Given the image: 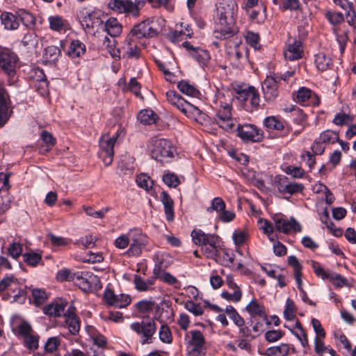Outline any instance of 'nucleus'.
I'll return each mask as SVG.
<instances>
[{
	"mask_svg": "<svg viewBox=\"0 0 356 356\" xmlns=\"http://www.w3.org/2000/svg\"><path fill=\"white\" fill-rule=\"evenodd\" d=\"M336 287H341L346 284L347 280L340 274L330 273L327 279Z\"/></svg>",
	"mask_w": 356,
	"mask_h": 356,
	"instance_id": "69168bd1",
	"label": "nucleus"
},
{
	"mask_svg": "<svg viewBox=\"0 0 356 356\" xmlns=\"http://www.w3.org/2000/svg\"><path fill=\"white\" fill-rule=\"evenodd\" d=\"M226 208L225 201L219 197H214L211 203V206L207 207V211L211 213L213 211L217 212L218 214Z\"/></svg>",
	"mask_w": 356,
	"mask_h": 356,
	"instance_id": "a18cd8bd",
	"label": "nucleus"
},
{
	"mask_svg": "<svg viewBox=\"0 0 356 356\" xmlns=\"http://www.w3.org/2000/svg\"><path fill=\"white\" fill-rule=\"evenodd\" d=\"M288 264L293 268V275L296 282L298 284V286H300L302 284L301 280V270H302V265L299 262L297 257L294 255L289 256L288 257Z\"/></svg>",
	"mask_w": 356,
	"mask_h": 356,
	"instance_id": "c9c22d12",
	"label": "nucleus"
},
{
	"mask_svg": "<svg viewBox=\"0 0 356 356\" xmlns=\"http://www.w3.org/2000/svg\"><path fill=\"white\" fill-rule=\"evenodd\" d=\"M159 334L160 340L163 343H170L172 342V334L167 325H162L161 326Z\"/></svg>",
	"mask_w": 356,
	"mask_h": 356,
	"instance_id": "680f3d73",
	"label": "nucleus"
},
{
	"mask_svg": "<svg viewBox=\"0 0 356 356\" xmlns=\"http://www.w3.org/2000/svg\"><path fill=\"white\" fill-rule=\"evenodd\" d=\"M163 182L169 187L176 188L180 183L177 175L168 172L163 175Z\"/></svg>",
	"mask_w": 356,
	"mask_h": 356,
	"instance_id": "603ef678",
	"label": "nucleus"
},
{
	"mask_svg": "<svg viewBox=\"0 0 356 356\" xmlns=\"http://www.w3.org/2000/svg\"><path fill=\"white\" fill-rule=\"evenodd\" d=\"M296 311V305L293 300L288 298L284 310V316L287 321H293Z\"/></svg>",
	"mask_w": 356,
	"mask_h": 356,
	"instance_id": "de8ad7c7",
	"label": "nucleus"
},
{
	"mask_svg": "<svg viewBox=\"0 0 356 356\" xmlns=\"http://www.w3.org/2000/svg\"><path fill=\"white\" fill-rule=\"evenodd\" d=\"M33 302L36 306H40L45 302L48 296L44 290L34 289L32 290Z\"/></svg>",
	"mask_w": 356,
	"mask_h": 356,
	"instance_id": "8fccbe9b",
	"label": "nucleus"
},
{
	"mask_svg": "<svg viewBox=\"0 0 356 356\" xmlns=\"http://www.w3.org/2000/svg\"><path fill=\"white\" fill-rule=\"evenodd\" d=\"M325 16L330 23L334 25L340 24L344 20L343 14L339 12L327 10L325 12Z\"/></svg>",
	"mask_w": 356,
	"mask_h": 356,
	"instance_id": "5fc2aeb1",
	"label": "nucleus"
},
{
	"mask_svg": "<svg viewBox=\"0 0 356 356\" xmlns=\"http://www.w3.org/2000/svg\"><path fill=\"white\" fill-rule=\"evenodd\" d=\"M120 133L118 131L112 136L108 134H106L102 135L99 140L100 147L99 155L106 166L110 165L113 162L114 155L113 147Z\"/></svg>",
	"mask_w": 356,
	"mask_h": 356,
	"instance_id": "6e6552de",
	"label": "nucleus"
},
{
	"mask_svg": "<svg viewBox=\"0 0 356 356\" xmlns=\"http://www.w3.org/2000/svg\"><path fill=\"white\" fill-rule=\"evenodd\" d=\"M289 347L288 344L282 343L277 346L268 348L266 350L267 356H286L288 355Z\"/></svg>",
	"mask_w": 356,
	"mask_h": 356,
	"instance_id": "79ce46f5",
	"label": "nucleus"
},
{
	"mask_svg": "<svg viewBox=\"0 0 356 356\" xmlns=\"http://www.w3.org/2000/svg\"><path fill=\"white\" fill-rule=\"evenodd\" d=\"M175 106L188 117L195 118L196 120H205V118L207 117L197 107L187 102L184 99L177 102Z\"/></svg>",
	"mask_w": 356,
	"mask_h": 356,
	"instance_id": "4be33fe9",
	"label": "nucleus"
},
{
	"mask_svg": "<svg viewBox=\"0 0 356 356\" xmlns=\"http://www.w3.org/2000/svg\"><path fill=\"white\" fill-rule=\"evenodd\" d=\"M258 223L260 225L259 229L262 230L264 234H266L271 241H274L275 239L271 237L274 232L273 225L269 221L264 219H259Z\"/></svg>",
	"mask_w": 356,
	"mask_h": 356,
	"instance_id": "864d4df0",
	"label": "nucleus"
},
{
	"mask_svg": "<svg viewBox=\"0 0 356 356\" xmlns=\"http://www.w3.org/2000/svg\"><path fill=\"white\" fill-rule=\"evenodd\" d=\"M156 118V114L151 109H143L138 114V120L143 124L155 123Z\"/></svg>",
	"mask_w": 356,
	"mask_h": 356,
	"instance_id": "e433bc0d",
	"label": "nucleus"
},
{
	"mask_svg": "<svg viewBox=\"0 0 356 356\" xmlns=\"http://www.w3.org/2000/svg\"><path fill=\"white\" fill-rule=\"evenodd\" d=\"M156 277L143 280L138 275H134V284L135 288L139 291H146L151 289V286L155 283Z\"/></svg>",
	"mask_w": 356,
	"mask_h": 356,
	"instance_id": "f704fd0d",
	"label": "nucleus"
},
{
	"mask_svg": "<svg viewBox=\"0 0 356 356\" xmlns=\"http://www.w3.org/2000/svg\"><path fill=\"white\" fill-rule=\"evenodd\" d=\"M86 53V45L79 40H72L70 43L67 55L72 58H79Z\"/></svg>",
	"mask_w": 356,
	"mask_h": 356,
	"instance_id": "72a5a7b5",
	"label": "nucleus"
},
{
	"mask_svg": "<svg viewBox=\"0 0 356 356\" xmlns=\"http://www.w3.org/2000/svg\"><path fill=\"white\" fill-rule=\"evenodd\" d=\"M130 243L126 254L129 257H138L148 243V238L140 229H133L129 231Z\"/></svg>",
	"mask_w": 356,
	"mask_h": 356,
	"instance_id": "1a4fd4ad",
	"label": "nucleus"
},
{
	"mask_svg": "<svg viewBox=\"0 0 356 356\" xmlns=\"http://www.w3.org/2000/svg\"><path fill=\"white\" fill-rule=\"evenodd\" d=\"M192 34L191 27L188 24L181 22L179 24H176L175 30L170 33L168 37L172 42H179L182 36L191 37Z\"/></svg>",
	"mask_w": 356,
	"mask_h": 356,
	"instance_id": "c85d7f7f",
	"label": "nucleus"
},
{
	"mask_svg": "<svg viewBox=\"0 0 356 356\" xmlns=\"http://www.w3.org/2000/svg\"><path fill=\"white\" fill-rule=\"evenodd\" d=\"M48 20L49 22V28L51 30L58 32L65 30L67 22L61 17L58 15L50 16Z\"/></svg>",
	"mask_w": 356,
	"mask_h": 356,
	"instance_id": "58836bf2",
	"label": "nucleus"
},
{
	"mask_svg": "<svg viewBox=\"0 0 356 356\" xmlns=\"http://www.w3.org/2000/svg\"><path fill=\"white\" fill-rule=\"evenodd\" d=\"M158 33L153 26V22L149 19L136 24L128 34L136 40L145 38H153Z\"/></svg>",
	"mask_w": 356,
	"mask_h": 356,
	"instance_id": "f8f14e48",
	"label": "nucleus"
},
{
	"mask_svg": "<svg viewBox=\"0 0 356 356\" xmlns=\"http://www.w3.org/2000/svg\"><path fill=\"white\" fill-rule=\"evenodd\" d=\"M159 278L163 282H165V283H167L168 284L174 286L175 288H176V289H179L180 286H181L180 282L175 276H173L172 274H170V273L165 272V273H163L159 277Z\"/></svg>",
	"mask_w": 356,
	"mask_h": 356,
	"instance_id": "0e129e2a",
	"label": "nucleus"
},
{
	"mask_svg": "<svg viewBox=\"0 0 356 356\" xmlns=\"http://www.w3.org/2000/svg\"><path fill=\"white\" fill-rule=\"evenodd\" d=\"M227 52L231 60L236 65H239L243 60L245 61L247 59V49L241 40L229 41L227 44Z\"/></svg>",
	"mask_w": 356,
	"mask_h": 356,
	"instance_id": "2eb2a0df",
	"label": "nucleus"
},
{
	"mask_svg": "<svg viewBox=\"0 0 356 356\" xmlns=\"http://www.w3.org/2000/svg\"><path fill=\"white\" fill-rule=\"evenodd\" d=\"M315 64L320 71L329 70L332 65V58L325 52H319L315 55Z\"/></svg>",
	"mask_w": 356,
	"mask_h": 356,
	"instance_id": "473e14b6",
	"label": "nucleus"
},
{
	"mask_svg": "<svg viewBox=\"0 0 356 356\" xmlns=\"http://www.w3.org/2000/svg\"><path fill=\"white\" fill-rule=\"evenodd\" d=\"M224 311L236 326L244 325L245 321L243 318L238 313L233 306H227Z\"/></svg>",
	"mask_w": 356,
	"mask_h": 356,
	"instance_id": "a19ab883",
	"label": "nucleus"
},
{
	"mask_svg": "<svg viewBox=\"0 0 356 356\" xmlns=\"http://www.w3.org/2000/svg\"><path fill=\"white\" fill-rule=\"evenodd\" d=\"M151 156L161 163L170 162L177 153L172 143L165 138L153 137L150 138Z\"/></svg>",
	"mask_w": 356,
	"mask_h": 356,
	"instance_id": "7ed1b4c3",
	"label": "nucleus"
},
{
	"mask_svg": "<svg viewBox=\"0 0 356 356\" xmlns=\"http://www.w3.org/2000/svg\"><path fill=\"white\" fill-rule=\"evenodd\" d=\"M211 108L213 111V122L225 131H229L236 124L232 117V99L222 92H218L212 101Z\"/></svg>",
	"mask_w": 356,
	"mask_h": 356,
	"instance_id": "f03ea898",
	"label": "nucleus"
},
{
	"mask_svg": "<svg viewBox=\"0 0 356 356\" xmlns=\"http://www.w3.org/2000/svg\"><path fill=\"white\" fill-rule=\"evenodd\" d=\"M122 49L129 58H138L140 56V49L138 47L137 40L129 35H127Z\"/></svg>",
	"mask_w": 356,
	"mask_h": 356,
	"instance_id": "c756f323",
	"label": "nucleus"
},
{
	"mask_svg": "<svg viewBox=\"0 0 356 356\" xmlns=\"http://www.w3.org/2000/svg\"><path fill=\"white\" fill-rule=\"evenodd\" d=\"M264 122L265 126L269 129L282 130L284 129L283 122L274 116L266 118Z\"/></svg>",
	"mask_w": 356,
	"mask_h": 356,
	"instance_id": "3c124183",
	"label": "nucleus"
},
{
	"mask_svg": "<svg viewBox=\"0 0 356 356\" xmlns=\"http://www.w3.org/2000/svg\"><path fill=\"white\" fill-rule=\"evenodd\" d=\"M185 308L195 316H200L203 314L204 310L200 304L195 303L192 300H188L184 304Z\"/></svg>",
	"mask_w": 356,
	"mask_h": 356,
	"instance_id": "052dcab7",
	"label": "nucleus"
},
{
	"mask_svg": "<svg viewBox=\"0 0 356 356\" xmlns=\"http://www.w3.org/2000/svg\"><path fill=\"white\" fill-rule=\"evenodd\" d=\"M277 78H273L272 75L267 76L262 83V90L264 99L268 102L274 101L278 96V84Z\"/></svg>",
	"mask_w": 356,
	"mask_h": 356,
	"instance_id": "a211bd4d",
	"label": "nucleus"
},
{
	"mask_svg": "<svg viewBox=\"0 0 356 356\" xmlns=\"http://www.w3.org/2000/svg\"><path fill=\"white\" fill-rule=\"evenodd\" d=\"M274 222L276 231L286 234L291 231L300 232L302 230L300 224L293 218H291L289 220L277 218H275Z\"/></svg>",
	"mask_w": 356,
	"mask_h": 356,
	"instance_id": "6ab92c4d",
	"label": "nucleus"
},
{
	"mask_svg": "<svg viewBox=\"0 0 356 356\" xmlns=\"http://www.w3.org/2000/svg\"><path fill=\"white\" fill-rule=\"evenodd\" d=\"M18 61L17 56L7 48H0V68L8 75L13 76Z\"/></svg>",
	"mask_w": 356,
	"mask_h": 356,
	"instance_id": "4468645a",
	"label": "nucleus"
},
{
	"mask_svg": "<svg viewBox=\"0 0 356 356\" xmlns=\"http://www.w3.org/2000/svg\"><path fill=\"white\" fill-rule=\"evenodd\" d=\"M17 16L19 21L20 20L22 23L26 27H31L34 26L35 23V17L32 14L25 10H19L17 13Z\"/></svg>",
	"mask_w": 356,
	"mask_h": 356,
	"instance_id": "49530a36",
	"label": "nucleus"
},
{
	"mask_svg": "<svg viewBox=\"0 0 356 356\" xmlns=\"http://www.w3.org/2000/svg\"><path fill=\"white\" fill-rule=\"evenodd\" d=\"M304 189L303 185L296 182L289 181L282 192V194L292 195L295 193L302 192Z\"/></svg>",
	"mask_w": 356,
	"mask_h": 356,
	"instance_id": "6e6d98bb",
	"label": "nucleus"
},
{
	"mask_svg": "<svg viewBox=\"0 0 356 356\" xmlns=\"http://www.w3.org/2000/svg\"><path fill=\"white\" fill-rule=\"evenodd\" d=\"M334 32L337 38V42L339 47V51L341 54H342L348 40V31L343 29H335Z\"/></svg>",
	"mask_w": 356,
	"mask_h": 356,
	"instance_id": "4c0bfd02",
	"label": "nucleus"
},
{
	"mask_svg": "<svg viewBox=\"0 0 356 356\" xmlns=\"http://www.w3.org/2000/svg\"><path fill=\"white\" fill-rule=\"evenodd\" d=\"M221 297L229 302L236 303L240 302L242 298V291L240 288L233 290V292L223 291L221 293Z\"/></svg>",
	"mask_w": 356,
	"mask_h": 356,
	"instance_id": "37998d69",
	"label": "nucleus"
},
{
	"mask_svg": "<svg viewBox=\"0 0 356 356\" xmlns=\"http://www.w3.org/2000/svg\"><path fill=\"white\" fill-rule=\"evenodd\" d=\"M245 310L252 318L259 316L264 322L266 323V325H270V322L268 319L264 305L260 304L257 300H252L245 307Z\"/></svg>",
	"mask_w": 356,
	"mask_h": 356,
	"instance_id": "b1692460",
	"label": "nucleus"
},
{
	"mask_svg": "<svg viewBox=\"0 0 356 356\" xmlns=\"http://www.w3.org/2000/svg\"><path fill=\"white\" fill-rule=\"evenodd\" d=\"M303 46L300 40H295L292 43H289L284 51V57L289 60L300 59L303 56Z\"/></svg>",
	"mask_w": 356,
	"mask_h": 356,
	"instance_id": "5701e85b",
	"label": "nucleus"
},
{
	"mask_svg": "<svg viewBox=\"0 0 356 356\" xmlns=\"http://www.w3.org/2000/svg\"><path fill=\"white\" fill-rule=\"evenodd\" d=\"M18 332L24 338V345L29 350H36L39 346V336L33 331L31 325L22 321L17 327Z\"/></svg>",
	"mask_w": 356,
	"mask_h": 356,
	"instance_id": "ddd939ff",
	"label": "nucleus"
},
{
	"mask_svg": "<svg viewBox=\"0 0 356 356\" xmlns=\"http://www.w3.org/2000/svg\"><path fill=\"white\" fill-rule=\"evenodd\" d=\"M237 135L245 142H259L263 138L262 131L251 124L239 125L237 127Z\"/></svg>",
	"mask_w": 356,
	"mask_h": 356,
	"instance_id": "dca6fc26",
	"label": "nucleus"
},
{
	"mask_svg": "<svg viewBox=\"0 0 356 356\" xmlns=\"http://www.w3.org/2000/svg\"><path fill=\"white\" fill-rule=\"evenodd\" d=\"M324 144H333L339 140V134L331 130L323 131L318 138Z\"/></svg>",
	"mask_w": 356,
	"mask_h": 356,
	"instance_id": "c03bdc74",
	"label": "nucleus"
},
{
	"mask_svg": "<svg viewBox=\"0 0 356 356\" xmlns=\"http://www.w3.org/2000/svg\"><path fill=\"white\" fill-rule=\"evenodd\" d=\"M73 281L78 287L85 292L97 291L102 288L99 277L92 273L74 274Z\"/></svg>",
	"mask_w": 356,
	"mask_h": 356,
	"instance_id": "9d476101",
	"label": "nucleus"
},
{
	"mask_svg": "<svg viewBox=\"0 0 356 356\" xmlns=\"http://www.w3.org/2000/svg\"><path fill=\"white\" fill-rule=\"evenodd\" d=\"M83 210L85 211L86 213L89 216H92L95 218H103L105 216V214L108 211L109 208H104L100 211H95L92 207H83Z\"/></svg>",
	"mask_w": 356,
	"mask_h": 356,
	"instance_id": "774afa93",
	"label": "nucleus"
},
{
	"mask_svg": "<svg viewBox=\"0 0 356 356\" xmlns=\"http://www.w3.org/2000/svg\"><path fill=\"white\" fill-rule=\"evenodd\" d=\"M1 24L8 30H15L19 26L18 16L8 12H3L1 15Z\"/></svg>",
	"mask_w": 356,
	"mask_h": 356,
	"instance_id": "7c9ffc66",
	"label": "nucleus"
},
{
	"mask_svg": "<svg viewBox=\"0 0 356 356\" xmlns=\"http://www.w3.org/2000/svg\"><path fill=\"white\" fill-rule=\"evenodd\" d=\"M79 17L82 27L87 31H90L99 25H103V21L100 18L95 17L88 11L81 12Z\"/></svg>",
	"mask_w": 356,
	"mask_h": 356,
	"instance_id": "a878e982",
	"label": "nucleus"
},
{
	"mask_svg": "<svg viewBox=\"0 0 356 356\" xmlns=\"http://www.w3.org/2000/svg\"><path fill=\"white\" fill-rule=\"evenodd\" d=\"M193 241L202 247L203 254L207 257L215 259L218 255L219 237L215 234H205L200 229H193L191 232Z\"/></svg>",
	"mask_w": 356,
	"mask_h": 356,
	"instance_id": "20e7f679",
	"label": "nucleus"
},
{
	"mask_svg": "<svg viewBox=\"0 0 356 356\" xmlns=\"http://www.w3.org/2000/svg\"><path fill=\"white\" fill-rule=\"evenodd\" d=\"M188 354L191 356L204 355L203 351L205 346V338L203 334L197 330H193L185 335Z\"/></svg>",
	"mask_w": 356,
	"mask_h": 356,
	"instance_id": "0eeeda50",
	"label": "nucleus"
},
{
	"mask_svg": "<svg viewBox=\"0 0 356 356\" xmlns=\"http://www.w3.org/2000/svg\"><path fill=\"white\" fill-rule=\"evenodd\" d=\"M183 46L191 51V56L202 65H204L210 58L207 51L198 47L195 48L190 42H185L183 43Z\"/></svg>",
	"mask_w": 356,
	"mask_h": 356,
	"instance_id": "cd10ccee",
	"label": "nucleus"
},
{
	"mask_svg": "<svg viewBox=\"0 0 356 356\" xmlns=\"http://www.w3.org/2000/svg\"><path fill=\"white\" fill-rule=\"evenodd\" d=\"M67 302L63 300H55L42 308L44 314L49 317L58 318L64 316Z\"/></svg>",
	"mask_w": 356,
	"mask_h": 356,
	"instance_id": "aec40b11",
	"label": "nucleus"
},
{
	"mask_svg": "<svg viewBox=\"0 0 356 356\" xmlns=\"http://www.w3.org/2000/svg\"><path fill=\"white\" fill-rule=\"evenodd\" d=\"M8 95L0 82V127L3 126L10 116L8 111Z\"/></svg>",
	"mask_w": 356,
	"mask_h": 356,
	"instance_id": "bb28decb",
	"label": "nucleus"
},
{
	"mask_svg": "<svg viewBox=\"0 0 356 356\" xmlns=\"http://www.w3.org/2000/svg\"><path fill=\"white\" fill-rule=\"evenodd\" d=\"M103 296L107 305L117 308H125L130 305L131 302V297L129 295L123 293L116 295L113 291L109 288L105 289Z\"/></svg>",
	"mask_w": 356,
	"mask_h": 356,
	"instance_id": "f3484780",
	"label": "nucleus"
},
{
	"mask_svg": "<svg viewBox=\"0 0 356 356\" xmlns=\"http://www.w3.org/2000/svg\"><path fill=\"white\" fill-rule=\"evenodd\" d=\"M353 120V118L352 116L346 113H339L335 115L334 118L333 119V123L339 126H343L344 124L352 122Z\"/></svg>",
	"mask_w": 356,
	"mask_h": 356,
	"instance_id": "338daca9",
	"label": "nucleus"
},
{
	"mask_svg": "<svg viewBox=\"0 0 356 356\" xmlns=\"http://www.w3.org/2000/svg\"><path fill=\"white\" fill-rule=\"evenodd\" d=\"M61 55L60 49L54 45L47 47L44 50V56L50 62L56 61Z\"/></svg>",
	"mask_w": 356,
	"mask_h": 356,
	"instance_id": "09e8293b",
	"label": "nucleus"
},
{
	"mask_svg": "<svg viewBox=\"0 0 356 356\" xmlns=\"http://www.w3.org/2000/svg\"><path fill=\"white\" fill-rule=\"evenodd\" d=\"M178 89L184 94L191 97H197L200 95L198 90L194 85L190 84L186 81H181L177 84Z\"/></svg>",
	"mask_w": 356,
	"mask_h": 356,
	"instance_id": "ea45409f",
	"label": "nucleus"
},
{
	"mask_svg": "<svg viewBox=\"0 0 356 356\" xmlns=\"http://www.w3.org/2000/svg\"><path fill=\"white\" fill-rule=\"evenodd\" d=\"M24 261L29 266H35L42 260V257L38 253H25L23 254Z\"/></svg>",
	"mask_w": 356,
	"mask_h": 356,
	"instance_id": "e2e57ef3",
	"label": "nucleus"
},
{
	"mask_svg": "<svg viewBox=\"0 0 356 356\" xmlns=\"http://www.w3.org/2000/svg\"><path fill=\"white\" fill-rule=\"evenodd\" d=\"M130 243L129 232L127 234H121L114 241V245L116 248L124 250L127 248Z\"/></svg>",
	"mask_w": 356,
	"mask_h": 356,
	"instance_id": "4d7b16f0",
	"label": "nucleus"
},
{
	"mask_svg": "<svg viewBox=\"0 0 356 356\" xmlns=\"http://www.w3.org/2000/svg\"><path fill=\"white\" fill-rule=\"evenodd\" d=\"M237 3L234 0H220L216 5L218 22L215 27L216 38L225 40L235 33V14Z\"/></svg>",
	"mask_w": 356,
	"mask_h": 356,
	"instance_id": "f257e3e1",
	"label": "nucleus"
},
{
	"mask_svg": "<svg viewBox=\"0 0 356 356\" xmlns=\"http://www.w3.org/2000/svg\"><path fill=\"white\" fill-rule=\"evenodd\" d=\"M22 252V247L19 243H13L7 249V254L13 259H17Z\"/></svg>",
	"mask_w": 356,
	"mask_h": 356,
	"instance_id": "bf43d9fd",
	"label": "nucleus"
},
{
	"mask_svg": "<svg viewBox=\"0 0 356 356\" xmlns=\"http://www.w3.org/2000/svg\"><path fill=\"white\" fill-rule=\"evenodd\" d=\"M108 6L111 10L127 15L138 17L140 14V3L131 0H110Z\"/></svg>",
	"mask_w": 356,
	"mask_h": 356,
	"instance_id": "9b49d317",
	"label": "nucleus"
},
{
	"mask_svg": "<svg viewBox=\"0 0 356 356\" xmlns=\"http://www.w3.org/2000/svg\"><path fill=\"white\" fill-rule=\"evenodd\" d=\"M130 328L141 338V344L152 343L153 336L156 331V325L154 319L148 318L141 322H135L130 325Z\"/></svg>",
	"mask_w": 356,
	"mask_h": 356,
	"instance_id": "423d86ee",
	"label": "nucleus"
},
{
	"mask_svg": "<svg viewBox=\"0 0 356 356\" xmlns=\"http://www.w3.org/2000/svg\"><path fill=\"white\" fill-rule=\"evenodd\" d=\"M296 102L304 106H317L320 102V99L316 95L312 93L311 90L303 87L298 91Z\"/></svg>",
	"mask_w": 356,
	"mask_h": 356,
	"instance_id": "393cba45",
	"label": "nucleus"
},
{
	"mask_svg": "<svg viewBox=\"0 0 356 356\" xmlns=\"http://www.w3.org/2000/svg\"><path fill=\"white\" fill-rule=\"evenodd\" d=\"M75 312L76 308L73 305H70L63 316L65 323L70 332L73 335L76 334L80 330V320Z\"/></svg>",
	"mask_w": 356,
	"mask_h": 356,
	"instance_id": "412c9836",
	"label": "nucleus"
},
{
	"mask_svg": "<svg viewBox=\"0 0 356 356\" xmlns=\"http://www.w3.org/2000/svg\"><path fill=\"white\" fill-rule=\"evenodd\" d=\"M155 305V302L147 300H143L138 302L135 307L139 312L146 313L152 311Z\"/></svg>",
	"mask_w": 356,
	"mask_h": 356,
	"instance_id": "13d9d810",
	"label": "nucleus"
},
{
	"mask_svg": "<svg viewBox=\"0 0 356 356\" xmlns=\"http://www.w3.org/2000/svg\"><path fill=\"white\" fill-rule=\"evenodd\" d=\"M236 97L244 103L243 106L247 111L253 112L259 108L260 96L254 87L241 88L236 90Z\"/></svg>",
	"mask_w": 356,
	"mask_h": 356,
	"instance_id": "39448f33",
	"label": "nucleus"
},
{
	"mask_svg": "<svg viewBox=\"0 0 356 356\" xmlns=\"http://www.w3.org/2000/svg\"><path fill=\"white\" fill-rule=\"evenodd\" d=\"M104 27L112 38H115L122 33V26L115 18H109L104 24Z\"/></svg>",
	"mask_w": 356,
	"mask_h": 356,
	"instance_id": "2f4dec72",
	"label": "nucleus"
}]
</instances>
